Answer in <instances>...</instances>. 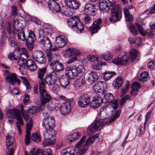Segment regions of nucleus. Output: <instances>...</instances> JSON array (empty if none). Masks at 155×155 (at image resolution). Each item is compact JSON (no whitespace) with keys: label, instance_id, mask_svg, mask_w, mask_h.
Here are the masks:
<instances>
[{"label":"nucleus","instance_id":"nucleus-1","mask_svg":"<svg viewBox=\"0 0 155 155\" xmlns=\"http://www.w3.org/2000/svg\"><path fill=\"white\" fill-rule=\"evenodd\" d=\"M111 112V108L109 106H106L101 108L98 114L101 120H95L89 126L87 131V133L91 135L97 130H100L105 124L109 123V120H107V119L110 116V114Z\"/></svg>","mask_w":155,"mask_h":155},{"label":"nucleus","instance_id":"nucleus-2","mask_svg":"<svg viewBox=\"0 0 155 155\" xmlns=\"http://www.w3.org/2000/svg\"><path fill=\"white\" fill-rule=\"evenodd\" d=\"M86 139L85 136H84L75 145L76 148H79L77 155H82L88 150V145L94 143L95 140L93 137H89L83 144Z\"/></svg>","mask_w":155,"mask_h":155},{"label":"nucleus","instance_id":"nucleus-3","mask_svg":"<svg viewBox=\"0 0 155 155\" xmlns=\"http://www.w3.org/2000/svg\"><path fill=\"white\" fill-rule=\"evenodd\" d=\"M58 78L57 74L54 72L46 74L45 78L39 82V86L41 93L43 92L46 85L45 84L48 85H51L56 82Z\"/></svg>","mask_w":155,"mask_h":155},{"label":"nucleus","instance_id":"nucleus-4","mask_svg":"<svg viewBox=\"0 0 155 155\" xmlns=\"http://www.w3.org/2000/svg\"><path fill=\"white\" fill-rule=\"evenodd\" d=\"M8 117L10 118H15L17 122L16 125L20 134H21V128L19 124L22 126L23 125V120L21 115L20 110L16 108L10 110L7 113Z\"/></svg>","mask_w":155,"mask_h":155},{"label":"nucleus","instance_id":"nucleus-5","mask_svg":"<svg viewBox=\"0 0 155 155\" xmlns=\"http://www.w3.org/2000/svg\"><path fill=\"white\" fill-rule=\"evenodd\" d=\"M67 22L69 26L77 31L78 33H81L84 29V25L78 16L70 18L68 19Z\"/></svg>","mask_w":155,"mask_h":155},{"label":"nucleus","instance_id":"nucleus-6","mask_svg":"<svg viewBox=\"0 0 155 155\" xmlns=\"http://www.w3.org/2000/svg\"><path fill=\"white\" fill-rule=\"evenodd\" d=\"M44 117L43 121V124L44 127L47 130H53L55 126L54 118L50 116V112L43 111L42 112Z\"/></svg>","mask_w":155,"mask_h":155},{"label":"nucleus","instance_id":"nucleus-7","mask_svg":"<svg viewBox=\"0 0 155 155\" xmlns=\"http://www.w3.org/2000/svg\"><path fill=\"white\" fill-rule=\"evenodd\" d=\"M80 51L78 49L74 48H69L67 49L64 53V55L65 57L69 58L73 55L74 57L71 58L70 60L67 61V63L70 64L73 62L77 60V56H79L81 55Z\"/></svg>","mask_w":155,"mask_h":155},{"label":"nucleus","instance_id":"nucleus-8","mask_svg":"<svg viewBox=\"0 0 155 155\" xmlns=\"http://www.w3.org/2000/svg\"><path fill=\"white\" fill-rule=\"evenodd\" d=\"M110 11L111 14L110 18V21L112 22L119 21L121 17V12L119 5L111 6Z\"/></svg>","mask_w":155,"mask_h":155},{"label":"nucleus","instance_id":"nucleus-9","mask_svg":"<svg viewBox=\"0 0 155 155\" xmlns=\"http://www.w3.org/2000/svg\"><path fill=\"white\" fill-rule=\"evenodd\" d=\"M67 69L66 74L69 78L71 79L75 78L78 74L85 71L83 66L81 65L75 68L69 67Z\"/></svg>","mask_w":155,"mask_h":155},{"label":"nucleus","instance_id":"nucleus-10","mask_svg":"<svg viewBox=\"0 0 155 155\" xmlns=\"http://www.w3.org/2000/svg\"><path fill=\"white\" fill-rule=\"evenodd\" d=\"M107 85L106 83L104 82L98 81L94 85L93 89L94 94L102 97L105 92L107 91Z\"/></svg>","mask_w":155,"mask_h":155},{"label":"nucleus","instance_id":"nucleus-11","mask_svg":"<svg viewBox=\"0 0 155 155\" xmlns=\"http://www.w3.org/2000/svg\"><path fill=\"white\" fill-rule=\"evenodd\" d=\"M73 102L72 99H68L65 102L61 104H60V106L58 107V109L60 110L61 113L63 115L69 113L71 110V104Z\"/></svg>","mask_w":155,"mask_h":155},{"label":"nucleus","instance_id":"nucleus-12","mask_svg":"<svg viewBox=\"0 0 155 155\" xmlns=\"http://www.w3.org/2000/svg\"><path fill=\"white\" fill-rule=\"evenodd\" d=\"M28 31L29 35L26 40V46L28 50L31 51L34 48L36 38L35 34L31 30H29Z\"/></svg>","mask_w":155,"mask_h":155},{"label":"nucleus","instance_id":"nucleus-13","mask_svg":"<svg viewBox=\"0 0 155 155\" xmlns=\"http://www.w3.org/2000/svg\"><path fill=\"white\" fill-rule=\"evenodd\" d=\"M91 97L87 94L84 93L81 95L78 100V104L81 107H85L90 103Z\"/></svg>","mask_w":155,"mask_h":155},{"label":"nucleus","instance_id":"nucleus-14","mask_svg":"<svg viewBox=\"0 0 155 155\" xmlns=\"http://www.w3.org/2000/svg\"><path fill=\"white\" fill-rule=\"evenodd\" d=\"M47 102H48V104L44 110H42V112H43V110L50 113L49 111L53 110H58V107L60 106L59 101L56 99L53 100L51 101L50 100Z\"/></svg>","mask_w":155,"mask_h":155},{"label":"nucleus","instance_id":"nucleus-15","mask_svg":"<svg viewBox=\"0 0 155 155\" xmlns=\"http://www.w3.org/2000/svg\"><path fill=\"white\" fill-rule=\"evenodd\" d=\"M33 59L40 64L45 63L46 59L42 52L40 51H35L32 54Z\"/></svg>","mask_w":155,"mask_h":155},{"label":"nucleus","instance_id":"nucleus-16","mask_svg":"<svg viewBox=\"0 0 155 155\" xmlns=\"http://www.w3.org/2000/svg\"><path fill=\"white\" fill-rule=\"evenodd\" d=\"M103 101L105 100V102L107 103H111L113 105V108L115 109H116L118 107V104L117 103V100H116L113 101L114 96L112 94L110 93L106 94L103 96Z\"/></svg>","mask_w":155,"mask_h":155},{"label":"nucleus","instance_id":"nucleus-17","mask_svg":"<svg viewBox=\"0 0 155 155\" xmlns=\"http://www.w3.org/2000/svg\"><path fill=\"white\" fill-rule=\"evenodd\" d=\"M50 65L52 70L55 72H59L63 70L64 68L62 63L58 60L51 62Z\"/></svg>","mask_w":155,"mask_h":155},{"label":"nucleus","instance_id":"nucleus-18","mask_svg":"<svg viewBox=\"0 0 155 155\" xmlns=\"http://www.w3.org/2000/svg\"><path fill=\"white\" fill-rule=\"evenodd\" d=\"M136 27L139 30L140 33L142 36H144L146 35L149 36L150 38L152 37L154 35L153 31L150 29H148L146 31L145 30L141 25L138 23L135 24Z\"/></svg>","mask_w":155,"mask_h":155},{"label":"nucleus","instance_id":"nucleus-19","mask_svg":"<svg viewBox=\"0 0 155 155\" xmlns=\"http://www.w3.org/2000/svg\"><path fill=\"white\" fill-rule=\"evenodd\" d=\"M32 120L31 119H30L28 123H27L26 134L25 136V143L26 145H28L30 143V131L32 127Z\"/></svg>","mask_w":155,"mask_h":155},{"label":"nucleus","instance_id":"nucleus-20","mask_svg":"<svg viewBox=\"0 0 155 155\" xmlns=\"http://www.w3.org/2000/svg\"><path fill=\"white\" fill-rule=\"evenodd\" d=\"M113 6H115L114 5H112L111 2L109 0H100L99 2V7L100 9L102 10H105L107 11L110 8H111V7Z\"/></svg>","mask_w":155,"mask_h":155},{"label":"nucleus","instance_id":"nucleus-21","mask_svg":"<svg viewBox=\"0 0 155 155\" xmlns=\"http://www.w3.org/2000/svg\"><path fill=\"white\" fill-rule=\"evenodd\" d=\"M67 38L65 36H58L56 39L55 46L59 47V48H62L65 45L67 44Z\"/></svg>","mask_w":155,"mask_h":155},{"label":"nucleus","instance_id":"nucleus-22","mask_svg":"<svg viewBox=\"0 0 155 155\" xmlns=\"http://www.w3.org/2000/svg\"><path fill=\"white\" fill-rule=\"evenodd\" d=\"M45 91L41 93L39 86V92L41 97V103L42 105H44L47 103L51 98V97L50 94L46 91V87L44 89Z\"/></svg>","mask_w":155,"mask_h":155},{"label":"nucleus","instance_id":"nucleus-23","mask_svg":"<svg viewBox=\"0 0 155 155\" xmlns=\"http://www.w3.org/2000/svg\"><path fill=\"white\" fill-rule=\"evenodd\" d=\"M127 52H125V55L120 58H117L112 60V62L116 65H123L127 64L128 62L127 56L125 54Z\"/></svg>","mask_w":155,"mask_h":155},{"label":"nucleus","instance_id":"nucleus-24","mask_svg":"<svg viewBox=\"0 0 155 155\" xmlns=\"http://www.w3.org/2000/svg\"><path fill=\"white\" fill-rule=\"evenodd\" d=\"M94 100L90 102V106L91 107L96 109L100 106L101 103H103V99L101 97L99 96L97 94H94Z\"/></svg>","mask_w":155,"mask_h":155},{"label":"nucleus","instance_id":"nucleus-25","mask_svg":"<svg viewBox=\"0 0 155 155\" xmlns=\"http://www.w3.org/2000/svg\"><path fill=\"white\" fill-rule=\"evenodd\" d=\"M39 43L43 46L44 49L49 50L51 48V43L48 38L44 37L39 41Z\"/></svg>","mask_w":155,"mask_h":155},{"label":"nucleus","instance_id":"nucleus-26","mask_svg":"<svg viewBox=\"0 0 155 155\" xmlns=\"http://www.w3.org/2000/svg\"><path fill=\"white\" fill-rule=\"evenodd\" d=\"M17 60H18V64L19 66V70L20 73L21 74L23 75L25 66L27 64V60L25 59L20 57H19L18 59Z\"/></svg>","mask_w":155,"mask_h":155},{"label":"nucleus","instance_id":"nucleus-27","mask_svg":"<svg viewBox=\"0 0 155 155\" xmlns=\"http://www.w3.org/2000/svg\"><path fill=\"white\" fill-rule=\"evenodd\" d=\"M101 22V19H98L95 21L91 27H90L89 30L91 33H95L97 32L101 28L100 25Z\"/></svg>","mask_w":155,"mask_h":155},{"label":"nucleus","instance_id":"nucleus-28","mask_svg":"<svg viewBox=\"0 0 155 155\" xmlns=\"http://www.w3.org/2000/svg\"><path fill=\"white\" fill-rule=\"evenodd\" d=\"M96 8L94 5L87 4L85 6L84 13L87 15H94L95 12Z\"/></svg>","mask_w":155,"mask_h":155},{"label":"nucleus","instance_id":"nucleus-29","mask_svg":"<svg viewBox=\"0 0 155 155\" xmlns=\"http://www.w3.org/2000/svg\"><path fill=\"white\" fill-rule=\"evenodd\" d=\"M7 82H9L12 85H13L15 82H17L18 84H20V81L17 78L15 73H12L7 75L6 77Z\"/></svg>","mask_w":155,"mask_h":155},{"label":"nucleus","instance_id":"nucleus-30","mask_svg":"<svg viewBox=\"0 0 155 155\" xmlns=\"http://www.w3.org/2000/svg\"><path fill=\"white\" fill-rule=\"evenodd\" d=\"M67 6L71 9H77L80 6L79 3L76 0H64Z\"/></svg>","mask_w":155,"mask_h":155},{"label":"nucleus","instance_id":"nucleus-31","mask_svg":"<svg viewBox=\"0 0 155 155\" xmlns=\"http://www.w3.org/2000/svg\"><path fill=\"white\" fill-rule=\"evenodd\" d=\"M49 9L53 12L56 13L60 11L61 9L59 4L54 1H52L48 4Z\"/></svg>","mask_w":155,"mask_h":155},{"label":"nucleus","instance_id":"nucleus-32","mask_svg":"<svg viewBox=\"0 0 155 155\" xmlns=\"http://www.w3.org/2000/svg\"><path fill=\"white\" fill-rule=\"evenodd\" d=\"M85 81L84 79L80 78L76 79L73 83V86L76 89H81L85 85Z\"/></svg>","mask_w":155,"mask_h":155},{"label":"nucleus","instance_id":"nucleus-33","mask_svg":"<svg viewBox=\"0 0 155 155\" xmlns=\"http://www.w3.org/2000/svg\"><path fill=\"white\" fill-rule=\"evenodd\" d=\"M76 153L75 149L72 147H67L62 150L61 155H74Z\"/></svg>","mask_w":155,"mask_h":155},{"label":"nucleus","instance_id":"nucleus-34","mask_svg":"<svg viewBox=\"0 0 155 155\" xmlns=\"http://www.w3.org/2000/svg\"><path fill=\"white\" fill-rule=\"evenodd\" d=\"M40 110V107L34 106L26 110V114H28L31 118L33 117L35 115L36 112H38Z\"/></svg>","mask_w":155,"mask_h":155},{"label":"nucleus","instance_id":"nucleus-35","mask_svg":"<svg viewBox=\"0 0 155 155\" xmlns=\"http://www.w3.org/2000/svg\"><path fill=\"white\" fill-rule=\"evenodd\" d=\"M82 135L81 133L79 132H75L71 135L68 136L69 138H72L69 140V141L71 142L75 141L78 140Z\"/></svg>","mask_w":155,"mask_h":155},{"label":"nucleus","instance_id":"nucleus-36","mask_svg":"<svg viewBox=\"0 0 155 155\" xmlns=\"http://www.w3.org/2000/svg\"><path fill=\"white\" fill-rule=\"evenodd\" d=\"M48 131L44 132L43 134V136L44 137V140H46L49 138L52 137L54 136L55 134L54 130H48Z\"/></svg>","mask_w":155,"mask_h":155},{"label":"nucleus","instance_id":"nucleus-37","mask_svg":"<svg viewBox=\"0 0 155 155\" xmlns=\"http://www.w3.org/2000/svg\"><path fill=\"white\" fill-rule=\"evenodd\" d=\"M12 25L14 27L17 26L23 28L25 26V22L22 20H19L18 19H13L12 20Z\"/></svg>","mask_w":155,"mask_h":155},{"label":"nucleus","instance_id":"nucleus-38","mask_svg":"<svg viewBox=\"0 0 155 155\" xmlns=\"http://www.w3.org/2000/svg\"><path fill=\"white\" fill-rule=\"evenodd\" d=\"M123 83L122 78L119 77L116 79L113 82V85L114 87L116 89H118L122 84Z\"/></svg>","mask_w":155,"mask_h":155},{"label":"nucleus","instance_id":"nucleus-39","mask_svg":"<svg viewBox=\"0 0 155 155\" xmlns=\"http://www.w3.org/2000/svg\"><path fill=\"white\" fill-rule=\"evenodd\" d=\"M47 71V68L45 67L42 68H39L38 71L37 75L38 78L41 81L44 79L43 76Z\"/></svg>","mask_w":155,"mask_h":155},{"label":"nucleus","instance_id":"nucleus-40","mask_svg":"<svg viewBox=\"0 0 155 155\" xmlns=\"http://www.w3.org/2000/svg\"><path fill=\"white\" fill-rule=\"evenodd\" d=\"M60 85L64 87L67 86L69 84V81L66 77H62L59 78Z\"/></svg>","mask_w":155,"mask_h":155},{"label":"nucleus","instance_id":"nucleus-41","mask_svg":"<svg viewBox=\"0 0 155 155\" xmlns=\"http://www.w3.org/2000/svg\"><path fill=\"white\" fill-rule=\"evenodd\" d=\"M116 74V73L114 71H107L103 73V77L104 79L107 81L109 80Z\"/></svg>","mask_w":155,"mask_h":155},{"label":"nucleus","instance_id":"nucleus-42","mask_svg":"<svg viewBox=\"0 0 155 155\" xmlns=\"http://www.w3.org/2000/svg\"><path fill=\"white\" fill-rule=\"evenodd\" d=\"M123 11L126 20L129 22L133 21V18L132 16L130 14L128 9L125 8L123 9Z\"/></svg>","mask_w":155,"mask_h":155},{"label":"nucleus","instance_id":"nucleus-43","mask_svg":"<svg viewBox=\"0 0 155 155\" xmlns=\"http://www.w3.org/2000/svg\"><path fill=\"white\" fill-rule=\"evenodd\" d=\"M35 148H33L30 150L29 155H42L44 152L40 148H38L35 151Z\"/></svg>","mask_w":155,"mask_h":155},{"label":"nucleus","instance_id":"nucleus-44","mask_svg":"<svg viewBox=\"0 0 155 155\" xmlns=\"http://www.w3.org/2000/svg\"><path fill=\"white\" fill-rule=\"evenodd\" d=\"M18 38L20 40L24 41L25 39V36L24 31L22 28L21 30H18L17 32Z\"/></svg>","mask_w":155,"mask_h":155},{"label":"nucleus","instance_id":"nucleus-45","mask_svg":"<svg viewBox=\"0 0 155 155\" xmlns=\"http://www.w3.org/2000/svg\"><path fill=\"white\" fill-rule=\"evenodd\" d=\"M148 77V73L147 71H144L140 75L139 79L140 81L142 82H146Z\"/></svg>","mask_w":155,"mask_h":155},{"label":"nucleus","instance_id":"nucleus-46","mask_svg":"<svg viewBox=\"0 0 155 155\" xmlns=\"http://www.w3.org/2000/svg\"><path fill=\"white\" fill-rule=\"evenodd\" d=\"M6 145L7 147H9L13 143L14 138L12 136L8 135L6 137Z\"/></svg>","mask_w":155,"mask_h":155},{"label":"nucleus","instance_id":"nucleus-47","mask_svg":"<svg viewBox=\"0 0 155 155\" xmlns=\"http://www.w3.org/2000/svg\"><path fill=\"white\" fill-rule=\"evenodd\" d=\"M71 10L70 8L66 6L63 7V8L61 9L60 11L62 14L67 16H70L72 15V13L71 12H69V11Z\"/></svg>","mask_w":155,"mask_h":155},{"label":"nucleus","instance_id":"nucleus-48","mask_svg":"<svg viewBox=\"0 0 155 155\" xmlns=\"http://www.w3.org/2000/svg\"><path fill=\"white\" fill-rule=\"evenodd\" d=\"M55 136H54L48 140H43V144L44 146H46L48 145L53 144L55 143Z\"/></svg>","mask_w":155,"mask_h":155},{"label":"nucleus","instance_id":"nucleus-49","mask_svg":"<svg viewBox=\"0 0 155 155\" xmlns=\"http://www.w3.org/2000/svg\"><path fill=\"white\" fill-rule=\"evenodd\" d=\"M31 139L34 141L38 143L41 141V138L39 134L35 133L32 134Z\"/></svg>","mask_w":155,"mask_h":155},{"label":"nucleus","instance_id":"nucleus-50","mask_svg":"<svg viewBox=\"0 0 155 155\" xmlns=\"http://www.w3.org/2000/svg\"><path fill=\"white\" fill-rule=\"evenodd\" d=\"M18 51H18L16 50L14 51V53H10L8 56V58L12 60H17L18 58V59L19 56L16 55V54L17 53H18Z\"/></svg>","mask_w":155,"mask_h":155},{"label":"nucleus","instance_id":"nucleus-51","mask_svg":"<svg viewBox=\"0 0 155 155\" xmlns=\"http://www.w3.org/2000/svg\"><path fill=\"white\" fill-rule=\"evenodd\" d=\"M131 39H132V38H129L128 39V41L132 44H135L137 45H139L141 43V40L140 38L136 37L135 38V40H134L133 41H131Z\"/></svg>","mask_w":155,"mask_h":155},{"label":"nucleus","instance_id":"nucleus-52","mask_svg":"<svg viewBox=\"0 0 155 155\" xmlns=\"http://www.w3.org/2000/svg\"><path fill=\"white\" fill-rule=\"evenodd\" d=\"M138 52L135 50L133 49L129 52V58L132 60L135 59L137 57Z\"/></svg>","mask_w":155,"mask_h":155},{"label":"nucleus","instance_id":"nucleus-53","mask_svg":"<svg viewBox=\"0 0 155 155\" xmlns=\"http://www.w3.org/2000/svg\"><path fill=\"white\" fill-rule=\"evenodd\" d=\"M130 83L128 81H127L125 84V87L122 89L121 93L122 95H124L129 89L130 85Z\"/></svg>","mask_w":155,"mask_h":155},{"label":"nucleus","instance_id":"nucleus-54","mask_svg":"<svg viewBox=\"0 0 155 155\" xmlns=\"http://www.w3.org/2000/svg\"><path fill=\"white\" fill-rule=\"evenodd\" d=\"M129 29L131 33L134 35H137L138 34L137 30L136 29L134 25L131 24L129 26Z\"/></svg>","mask_w":155,"mask_h":155},{"label":"nucleus","instance_id":"nucleus-55","mask_svg":"<svg viewBox=\"0 0 155 155\" xmlns=\"http://www.w3.org/2000/svg\"><path fill=\"white\" fill-rule=\"evenodd\" d=\"M88 60L92 62H98L99 61L100 59L97 58L96 56L90 55L87 57Z\"/></svg>","mask_w":155,"mask_h":155},{"label":"nucleus","instance_id":"nucleus-56","mask_svg":"<svg viewBox=\"0 0 155 155\" xmlns=\"http://www.w3.org/2000/svg\"><path fill=\"white\" fill-rule=\"evenodd\" d=\"M140 88V84L137 82H134L132 84L131 89H132V90H136L138 91Z\"/></svg>","mask_w":155,"mask_h":155},{"label":"nucleus","instance_id":"nucleus-57","mask_svg":"<svg viewBox=\"0 0 155 155\" xmlns=\"http://www.w3.org/2000/svg\"><path fill=\"white\" fill-rule=\"evenodd\" d=\"M120 113L121 110H117L116 112L115 115L110 119L109 120V123H110L114 120L116 118H117L120 116Z\"/></svg>","mask_w":155,"mask_h":155},{"label":"nucleus","instance_id":"nucleus-58","mask_svg":"<svg viewBox=\"0 0 155 155\" xmlns=\"http://www.w3.org/2000/svg\"><path fill=\"white\" fill-rule=\"evenodd\" d=\"M148 68L150 70L155 69V61H151L147 64Z\"/></svg>","mask_w":155,"mask_h":155},{"label":"nucleus","instance_id":"nucleus-59","mask_svg":"<svg viewBox=\"0 0 155 155\" xmlns=\"http://www.w3.org/2000/svg\"><path fill=\"white\" fill-rule=\"evenodd\" d=\"M20 78L22 80V83L26 87V88L29 89L30 87L28 82L27 81V79L26 78L23 77H20Z\"/></svg>","mask_w":155,"mask_h":155},{"label":"nucleus","instance_id":"nucleus-60","mask_svg":"<svg viewBox=\"0 0 155 155\" xmlns=\"http://www.w3.org/2000/svg\"><path fill=\"white\" fill-rule=\"evenodd\" d=\"M101 65L100 61H98V62H95L94 64L92 65V67L96 70H99L101 69Z\"/></svg>","mask_w":155,"mask_h":155},{"label":"nucleus","instance_id":"nucleus-61","mask_svg":"<svg viewBox=\"0 0 155 155\" xmlns=\"http://www.w3.org/2000/svg\"><path fill=\"white\" fill-rule=\"evenodd\" d=\"M107 54V55L102 56V58L106 61L111 60L112 58V56L110 52H108Z\"/></svg>","mask_w":155,"mask_h":155},{"label":"nucleus","instance_id":"nucleus-62","mask_svg":"<svg viewBox=\"0 0 155 155\" xmlns=\"http://www.w3.org/2000/svg\"><path fill=\"white\" fill-rule=\"evenodd\" d=\"M47 56L48 58V61H52L53 57L52 55V54L50 50H47L46 52Z\"/></svg>","mask_w":155,"mask_h":155},{"label":"nucleus","instance_id":"nucleus-63","mask_svg":"<svg viewBox=\"0 0 155 155\" xmlns=\"http://www.w3.org/2000/svg\"><path fill=\"white\" fill-rule=\"evenodd\" d=\"M146 125V123L145 122L144 123V127H140L139 128V130L137 131V133L139 134V135L141 136L143 134L144 131L145 130V127Z\"/></svg>","mask_w":155,"mask_h":155},{"label":"nucleus","instance_id":"nucleus-64","mask_svg":"<svg viewBox=\"0 0 155 155\" xmlns=\"http://www.w3.org/2000/svg\"><path fill=\"white\" fill-rule=\"evenodd\" d=\"M129 96L126 95L124 97H123L121 100L120 102V105H124V103H125L126 101L129 98Z\"/></svg>","mask_w":155,"mask_h":155}]
</instances>
